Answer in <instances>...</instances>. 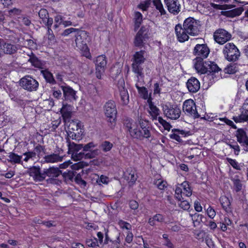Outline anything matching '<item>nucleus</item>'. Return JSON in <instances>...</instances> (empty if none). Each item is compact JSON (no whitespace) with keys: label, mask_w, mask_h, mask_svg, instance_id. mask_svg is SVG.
<instances>
[{"label":"nucleus","mask_w":248,"mask_h":248,"mask_svg":"<svg viewBox=\"0 0 248 248\" xmlns=\"http://www.w3.org/2000/svg\"><path fill=\"white\" fill-rule=\"evenodd\" d=\"M75 43L78 49L82 51L88 50L87 45V35L85 31H78L75 35Z\"/></svg>","instance_id":"9"},{"label":"nucleus","mask_w":248,"mask_h":248,"mask_svg":"<svg viewBox=\"0 0 248 248\" xmlns=\"http://www.w3.org/2000/svg\"><path fill=\"white\" fill-rule=\"evenodd\" d=\"M220 202L223 208L227 212L230 211L231 202L228 197L225 196H221L220 198Z\"/></svg>","instance_id":"30"},{"label":"nucleus","mask_w":248,"mask_h":248,"mask_svg":"<svg viewBox=\"0 0 248 248\" xmlns=\"http://www.w3.org/2000/svg\"><path fill=\"white\" fill-rule=\"evenodd\" d=\"M76 175V172L73 171H68V172H64L62 176L66 183H70L72 182L74 177Z\"/></svg>","instance_id":"37"},{"label":"nucleus","mask_w":248,"mask_h":248,"mask_svg":"<svg viewBox=\"0 0 248 248\" xmlns=\"http://www.w3.org/2000/svg\"><path fill=\"white\" fill-rule=\"evenodd\" d=\"M147 37V32L143 28H141L137 33L134 40V45L136 46H143V41Z\"/></svg>","instance_id":"21"},{"label":"nucleus","mask_w":248,"mask_h":248,"mask_svg":"<svg viewBox=\"0 0 248 248\" xmlns=\"http://www.w3.org/2000/svg\"><path fill=\"white\" fill-rule=\"evenodd\" d=\"M0 51L1 52V49H2L3 52L6 54H14L17 50L16 46L10 43H4L2 45L0 44Z\"/></svg>","instance_id":"26"},{"label":"nucleus","mask_w":248,"mask_h":248,"mask_svg":"<svg viewBox=\"0 0 248 248\" xmlns=\"http://www.w3.org/2000/svg\"><path fill=\"white\" fill-rule=\"evenodd\" d=\"M227 160L229 164L234 169L236 170H240V167L238 165V162L234 159L227 158Z\"/></svg>","instance_id":"55"},{"label":"nucleus","mask_w":248,"mask_h":248,"mask_svg":"<svg viewBox=\"0 0 248 248\" xmlns=\"http://www.w3.org/2000/svg\"><path fill=\"white\" fill-rule=\"evenodd\" d=\"M137 82L135 86L136 88H137L138 92L139 93H141L144 96L147 94V91L145 87L144 86H141V85H143V84L141 81H140V80H138V79H137Z\"/></svg>","instance_id":"41"},{"label":"nucleus","mask_w":248,"mask_h":248,"mask_svg":"<svg viewBox=\"0 0 248 248\" xmlns=\"http://www.w3.org/2000/svg\"><path fill=\"white\" fill-rule=\"evenodd\" d=\"M158 122L164 127V129L167 130H170L171 127L170 124L164 120L162 117H158Z\"/></svg>","instance_id":"47"},{"label":"nucleus","mask_w":248,"mask_h":248,"mask_svg":"<svg viewBox=\"0 0 248 248\" xmlns=\"http://www.w3.org/2000/svg\"><path fill=\"white\" fill-rule=\"evenodd\" d=\"M24 155L26 156V157L24 159V160L26 162H27L30 158L35 157L36 155V153L34 152H29L25 153Z\"/></svg>","instance_id":"60"},{"label":"nucleus","mask_w":248,"mask_h":248,"mask_svg":"<svg viewBox=\"0 0 248 248\" xmlns=\"http://www.w3.org/2000/svg\"><path fill=\"white\" fill-rule=\"evenodd\" d=\"M129 206L132 210H134V212H136V210L139 207V203L135 200H130L129 202Z\"/></svg>","instance_id":"56"},{"label":"nucleus","mask_w":248,"mask_h":248,"mask_svg":"<svg viewBox=\"0 0 248 248\" xmlns=\"http://www.w3.org/2000/svg\"><path fill=\"white\" fill-rule=\"evenodd\" d=\"M155 185L161 190L164 189V188L167 187V182L161 180H157L155 183Z\"/></svg>","instance_id":"53"},{"label":"nucleus","mask_w":248,"mask_h":248,"mask_svg":"<svg viewBox=\"0 0 248 248\" xmlns=\"http://www.w3.org/2000/svg\"><path fill=\"white\" fill-rule=\"evenodd\" d=\"M183 25L190 36H196L200 33L201 26L200 21L193 17H189L186 19Z\"/></svg>","instance_id":"6"},{"label":"nucleus","mask_w":248,"mask_h":248,"mask_svg":"<svg viewBox=\"0 0 248 248\" xmlns=\"http://www.w3.org/2000/svg\"><path fill=\"white\" fill-rule=\"evenodd\" d=\"M107 61L105 55H102L98 56L95 61L96 70L104 72L106 67Z\"/></svg>","instance_id":"25"},{"label":"nucleus","mask_w":248,"mask_h":248,"mask_svg":"<svg viewBox=\"0 0 248 248\" xmlns=\"http://www.w3.org/2000/svg\"><path fill=\"white\" fill-rule=\"evenodd\" d=\"M227 144L230 146V147L232 149H233L234 150V154L236 155H238L240 152V148L239 145L236 142H235L234 144L232 143H228Z\"/></svg>","instance_id":"54"},{"label":"nucleus","mask_w":248,"mask_h":248,"mask_svg":"<svg viewBox=\"0 0 248 248\" xmlns=\"http://www.w3.org/2000/svg\"><path fill=\"white\" fill-rule=\"evenodd\" d=\"M163 110L164 115L170 119L176 120L180 116L181 110L176 106L165 105L163 106Z\"/></svg>","instance_id":"10"},{"label":"nucleus","mask_w":248,"mask_h":248,"mask_svg":"<svg viewBox=\"0 0 248 248\" xmlns=\"http://www.w3.org/2000/svg\"><path fill=\"white\" fill-rule=\"evenodd\" d=\"M238 70V67L236 63H230L225 68L224 71L225 73L232 74L236 73Z\"/></svg>","instance_id":"34"},{"label":"nucleus","mask_w":248,"mask_h":248,"mask_svg":"<svg viewBox=\"0 0 248 248\" xmlns=\"http://www.w3.org/2000/svg\"><path fill=\"white\" fill-rule=\"evenodd\" d=\"M133 238V234L131 232H127V235L125 237V241L127 243H131L132 242Z\"/></svg>","instance_id":"63"},{"label":"nucleus","mask_w":248,"mask_h":248,"mask_svg":"<svg viewBox=\"0 0 248 248\" xmlns=\"http://www.w3.org/2000/svg\"><path fill=\"white\" fill-rule=\"evenodd\" d=\"M20 86L28 92L36 91L38 88V82L30 76L21 78L19 82Z\"/></svg>","instance_id":"8"},{"label":"nucleus","mask_w":248,"mask_h":248,"mask_svg":"<svg viewBox=\"0 0 248 248\" xmlns=\"http://www.w3.org/2000/svg\"><path fill=\"white\" fill-rule=\"evenodd\" d=\"M63 17L61 15H57L54 18V29H57L60 25L63 24Z\"/></svg>","instance_id":"45"},{"label":"nucleus","mask_w":248,"mask_h":248,"mask_svg":"<svg viewBox=\"0 0 248 248\" xmlns=\"http://www.w3.org/2000/svg\"><path fill=\"white\" fill-rule=\"evenodd\" d=\"M210 52V50L206 44H197L194 48L193 54L197 57L206 58Z\"/></svg>","instance_id":"15"},{"label":"nucleus","mask_w":248,"mask_h":248,"mask_svg":"<svg viewBox=\"0 0 248 248\" xmlns=\"http://www.w3.org/2000/svg\"><path fill=\"white\" fill-rule=\"evenodd\" d=\"M67 142L68 153L71 154L72 159L75 161H78L84 157L85 153L82 151L79 152V151L83 148L82 144L71 142L69 140H67Z\"/></svg>","instance_id":"7"},{"label":"nucleus","mask_w":248,"mask_h":248,"mask_svg":"<svg viewBox=\"0 0 248 248\" xmlns=\"http://www.w3.org/2000/svg\"><path fill=\"white\" fill-rule=\"evenodd\" d=\"M234 189L236 192L240 191L242 188V184L241 181L238 179L233 178L232 180Z\"/></svg>","instance_id":"44"},{"label":"nucleus","mask_w":248,"mask_h":248,"mask_svg":"<svg viewBox=\"0 0 248 248\" xmlns=\"http://www.w3.org/2000/svg\"><path fill=\"white\" fill-rule=\"evenodd\" d=\"M168 228L172 232H177L181 229V225L178 223L171 222L169 224Z\"/></svg>","instance_id":"51"},{"label":"nucleus","mask_w":248,"mask_h":248,"mask_svg":"<svg viewBox=\"0 0 248 248\" xmlns=\"http://www.w3.org/2000/svg\"><path fill=\"white\" fill-rule=\"evenodd\" d=\"M61 173V171L58 168L50 167L44 169L43 172L44 180L46 176L50 178L47 180L48 182L53 183L54 181L53 178L58 177Z\"/></svg>","instance_id":"17"},{"label":"nucleus","mask_w":248,"mask_h":248,"mask_svg":"<svg viewBox=\"0 0 248 248\" xmlns=\"http://www.w3.org/2000/svg\"><path fill=\"white\" fill-rule=\"evenodd\" d=\"M190 216L191 217L195 226L199 225L201 222H203V219H205L202 215L197 213L194 214H190Z\"/></svg>","instance_id":"31"},{"label":"nucleus","mask_w":248,"mask_h":248,"mask_svg":"<svg viewBox=\"0 0 248 248\" xmlns=\"http://www.w3.org/2000/svg\"><path fill=\"white\" fill-rule=\"evenodd\" d=\"M86 243L88 247L95 248L99 246L97 240L95 238H94L93 239H87Z\"/></svg>","instance_id":"49"},{"label":"nucleus","mask_w":248,"mask_h":248,"mask_svg":"<svg viewBox=\"0 0 248 248\" xmlns=\"http://www.w3.org/2000/svg\"><path fill=\"white\" fill-rule=\"evenodd\" d=\"M63 156L60 155V154L52 153L49 155H46L43 157L44 163H55L62 161Z\"/></svg>","instance_id":"24"},{"label":"nucleus","mask_w":248,"mask_h":248,"mask_svg":"<svg viewBox=\"0 0 248 248\" xmlns=\"http://www.w3.org/2000/svg\"><path fill=\"white\" fill-rule=\"evenodd\" d=\"M80 126L81 125L79 123L73 122L70 124L68 128L69 129L72 130V131L78 132V131L79 130L80 132H81Z\"/></svg>","instance_id":"46"},{"label":"nucleus","mask_w":248,"mask_h":248,"mask_svg":"<svg viewBox=\"0 0 248 248\" xmlns=\"http://www.w3.org/2000/svg\"><path fill=\"white\" fill-rule=\"evenodd\" d=\"M222 52L225 58L229 62H236L240 57V52L232 43H228L224 46Z\"/></svg>","instance_id":"5"},{"label":"nucleus","mask_w":248,"mask_h":248,"mask_svg":"<svg viewBox=\"0 0 248 248\" xmlns=\"http://www.w3.org/2000/svg\"><path fill=\"white\" fill-rule=\"evenodd\" d=\"M117 87L120 93L121 101L124 105L129 103V94L127 89L125 88V82L123 78L119 79L117 83Z\"/></svg>","instance_id":"13"},{"label":"nucleus","mask_w":248,"mask_h":248,"mask_svg":"<svg viewBox=\"0 0 248 248\" xmlns=\"http://www.w3.org/2000/svg\"><path fill=\"white\" fill-rule=\"evenodd\" d=\"M194 68L201 74L218 72L220 69L217 64L211 61H203V58L196 57L193 60Z\"/></svg>","instance_id":"2"},{"label":"nucleus","mask_w":248,"mask_h":248,"mask_svg":"<svg viewBox=\"0 0 248 248\" xmlns=\"http://www.w3.org/2000/svg\"><path fill=\"white\" fill-rule=\"evenodd\" d=\"M154 218L155 221L162 222L164 221V217L161 214H156L154 217Z\"/></svg>","instance_id":"64"},{"label":"nucleus","mask_w":248,"mask_h":248,"mask_svg":"<svg viewBox=\"0 0 248 248\" xmlns=\"http://www.w3.org/2000/svg\"><path fill=\"white\" fill-rule=\"evenodd\" d=\"M145 52L144 50H140L135 52L133 55L132 70L137 75L136 78L138 80H140V77L143 78L144 76L142 65L146 60L144 56Z\"/></svg>","instance_id":"3"},{"label":"nucleus","mask_w":248,"mask_h":248,"mask_svg":"<svg viewBox=\"0 0 248 248\" xmlns=\"http://www.w3.org/2000/svg\"><path fill=\"white\" fill-rule=\"evenodd\" d=\"M186 87L189 92L195 93L199 90L200 88V83L196 78L191 77L188 79L186 82Z\"/></svg>","instance_id":"20"},{"label":"nucleus","mask_w":248,"mask_h":248,"mask_svg":"<svg viewBox=\"0 0 248 248\" xmlns=\"http://www.w3.org/2000/svg\"><path fill=\"white\" fill-rule=\"evenodd\" d=\"M104 113L107 117L108 122L110 123L109 126L113 128L116 124V118L117 113L116 104L114 101L109 100L106 103L104 107Z\"/></svg>","instance_id":"4"},{"label":"nucleus","mask_w":248,"mask_h":248,"mask_svg":"<svg viewBox=\"0 0 248 248\" xmlns=\"http://www.w3.org/2000/svg\"><path fill=\"white\" fill-rule=\"evenodd\" d=\"M149 114L152 117L153 120H156L159 115V109L155 106L152 102L149 104V109L148 110Z\"/></svg>","instance_id":"29"},{"label":"nucleus","mask_w":248,"mask_h":248,"mask_svg":"<svg viewBox=\"0 0 248 248\" xmlns=\"http://www.w3.org/2000/svg\"><path fill=\"white\" fill-rule=\"evenodd\" d=\"M206 212L209 217L211 218H213L216 215V212L215 210L211 207L208 208Z\"/></svg>","instance_id":"62"},{"label":"nucleus","mask_w":248,"mask_h":248,"mask_svg":"<svg viewBox=\"0 0 248 248\" xmlns=\"http://www.w3.org/2000/svg\"><path fill=\"white\" fill-rule=\"evenodd\" d=\"M237 140L240 144L246 145L245 150L248 151V137L246 132L243 129H238L236 132Z\"/></svg>","instance_id":"23"},{"label":"nucleus","mask_w":248,"mask_h":248,"mask_svg":"<svg viewBox=\"0 0 248 248\" xmlns=\"http://www.w3.org/2000/svg\"><path fill=\"white\" fill-rule=\"evenodd\" d=\"M9 158L7 159L8 162H10L12 164H21L22 163V156L18 155L11 152L9 154Z\"/></svg>","instance_id":"28"},{"label":"nucleus","mask_w":248,"mask_h":248,"mask_svg":"<svg viewBox=\"0 0 248 248\" xmlns=\"http://www.w3.org/2000/svg\"><path fill=\"white\" fill-rule=\"evenodd\" d=\"M232 119L235 123H248V104H244L241 108V114L233 116Z\"/></svg>","instance_id":"19"},{"label":"nucleus","mask_w":248,"mask_h":248,"mask_svg":"<svg viewBox=\"0 0 248 248\" xmlns=\"http://www.w3.org/2000/svg\"><path fill=\"white\" fill-rule=\"evenodd\" d=\"M61 89L63 91V99L69 102L76 101L78 98L76 92L68 86H62Z\"/></svg>","instance_id":"14"},{"label":"nucleus","mask_w":248,"mask_h":248,"mask_svg":"<svg viewBox=\"0 0 248 248\" xmlns=\"http://www.w3.org/2000/svg\"><path fill=\"white\" fill-rule=\"evenodd\" d=\"M41 73L47 82L53 84L56 83L52 74L49 71L47 70H42Z\"/></svg>","instance_id":"32"},{"label":"nucleus","mask_w":248,"mask_h":248,"mask_svg":"<svg viewBox=\"0 0 248 248\" xmlns=\"http://www.w3.org/2000/svg\"><path fill=\"white\" fill-rule=\"evenodd\" d=\"M119 225L123 229L129 230L131 228V225L129 223L123 220H120L119 221Z\"/></svg>","instance_id":"59"},{"label":"nucleus","mask_w":248,"mask_h":248,"mask_svg":"<svg viewBox=\"0 0 248 248\" xmlns=\"http://www.w3.org/2000/svg\"><path fill=\"white\" fill-rule=\"evenodd\" d=\"M140 128L137 124L130 120H126L124 125L130 136L138 140H142L144 138L148 139L151 137V127L148 121L139 118Z\"/></svg>","instance_id":"1"},{"label":"nucleus","mask_w":248,"mask_h":248,"mask_svg":"<svg viewBox=\"0 0 248 248\" xmlns=\"http://www.w3.org/2000/svg\"><path fill=\"white\" fill-rule=\"evenodd\" d=\"M113 147V144L108 141H104L99 145L100 150L104 152H107L111 150Z\"/></svg>","instance_id":"35"},{"label":"nucleus","mask_w":248,"mask_h":248,"mask_svg":"<svg viewBox=\"0 0 248 248\" xmlns=\"http://www.w3.org/2000/svg\"><path fill=\"white\" fill-rule=\"evenodd\" d=\"M74 180L76 183L81 186L85 187L86 186L87 183L82 179L80 173L76 175Z\"/></svg>","instance_id":"43"},{"label":"nucleus","mask_w":248,"mask_h":248,"mask_svg":"<svg viewBox=\"0 0 248 248\" xmlns=\"http://www.w3.org/2000/svg\"><path fill=\"white\" fill-rule=\"evenodd\" d=\"M20 22L22 24L27 26H29L31 24V21L30 19V18L28 17H22L21 18Z\"/></svg>","instance_id":"61"},{"label":"nucleus","mask_w":248,"mask_h":248,"mask_svg":"<svg viewBox=\"0 0 248 248\" xmlns=\"http://www.w3.org/2000/svg\"><path fill=\"white\" fill-rule=\"evenodd\" d=\"M101 150L99 149H96L91 151L90 152L85 154L84 158H93L101 154Z\"/></svg>","instance_id":"39"},{"label":"nucleus","mask_w":248,"mask_h":248,"mask_svg":"<svg viewBox=\"0 0 248 248\" xmlns=\"http://www.w3.org/2000/svg\"><path fill=\"white\" fill-rule=\"evenodd\" d=\"M68 134L69 137L71 138L72 139L76 140L79 138V132L71 131L69 130Z\"/></svg>","instance_id":"58"},{"label":"nucleus","mask_w":248,"mask_h":248,"mask_svg":"<svg viewBox=\"0 0 248 248\" xmlns=\"http://www.w3.org/2000/svg\"><path fill=\"white\" fill-rule=\"evenodd\" d=\"M61 112L64 120L69 119L71 116L72 107L70 105L63 103L62 108L61 109Z\"/></svg>","instance_id":"27"},{"label":"nucleus","mask_w":248,"mask_h":248,"mask_svg":"<svg viewBox=\"0 0 248 248\" xmlns=\"http://www.w3.org/2000/svg\"><path fill=\"white\" fill-rule=\"evenodd\" d=\"M179 204V206L184 210H188L190 208L189 203L186 200L180 201Z\"/></svg>","instance_id":"57"},{"label":"nucleus","mask_w":248,"mask_h":248,"mask_svg":"<svg viewBox=\"0 0 248 248\" xmlns=\"http://www.w3.org/2000/svg\"><path fill=\"white\" fill-rule=\"evenodd\" d=\"M135 25L136 28H138L142 21V16L139 12H136L135 13Z\"/></svg>","instance_id":"42"},{"label":"nucleus","mask_w":248,"mask_h":248,"mask_svg":"<svg viewBox=\"0 0 248 248\" xmlns=\"http://www.w3.org/2000/svg\"><path fill=\"white\" fill-rule=\"evenodd\" d=\"M175 198L179 201L183 200L184 199L182 197L183 195V188L177 186L175 190Z\"/></svg>","instance_id":"50"},{"label":"nucleus","mask_w":248,"mask_h":248,"mask_svg":"<svg viewBox=\"0 0 248 248\" xmlns=\"http://www.w3.org/2000/svg\"><path fill=\"white\" fill-rule=\"evenodd\" d=\"M214 37L217 43L223 45L231 39L232 35L226 30L219 29L215 32Z\"/></svg>","instance_id":"12"},{"label":"nucleus","mask_w":248,"mask_h":248,"mask_svg":"<svg viewBox=\"0 0 248 248\" xmlns=\"http://www.w3.org/2000/svg\"><path fill=\"white\" fill-rule=\"evenodd\" d=\"M185 27L182 26L181 24H178L175 26V31L178 40L180 42H185L187 41L189 39V36H190L187 33V31L185 30Z\"/></svg>","instance_id":"16"},{"label":"nucleus","mask_w":248,"mask_h":248,"mask_svg":"<svg viewBox=\"0 0 248 248\" xmlns=\"http://www.w3.org/2000/svg\"><path fill=\"white\" fill-rule=\"evenodd\" d=\"M168 11L173 15H177L180 11V4L178 0H164Z\"/></svg>","instance_id":"18"},{"label":"nucleus","mask_w":248,"mask_h":248,"mask_svg":"<svg viewBox=\"0 0 248 248\" xmlns=\"http://www.w3.org/2000/svg\"><path fill=\"white\" fill-rule=\"evenodd\" d=\"M243 11L244 9L242 7L236 8L227 12L226 15L227 16L233 17L240 15Z\"/></svg>","instance_id":"33"},{"label":"nucleus","mask_w":248,"mask_h":248,"mask_svg":"<svg viewBox=\"0 0 248 248\" xmlns=\"http://www.w3.org/2000/svg\"><path fill=\"white\" fill-rule=\"evenodd\" d=\"M29 173L30 176L32 177L36 182H41L44 180L43 172H40L39 167L34 166L30 168Z\"/></svg>","instance_id":"22"},{"label":"nucleus","mask_w":248,"mask_h":248,"mask_svg":"<svg viewBox=\"0 0 248 248\" xmlns=\"http://www.w3.org/2000/svg\"><path fill=\"white\" fill-rule=\"evenodd\" d=\"M38 15L40 19H42V22L45 21L46 19L49 16L47 10L45 9H41L38 13Z\"/></svg>","instance_id":"48"},{"label":"nucleus","mask_w":248,"mask_h":248,"mask_svg":"<svg viewBox=\"0 0 248 248\" xmlns=\"http://www.w3.org/2000/svg\"><path fill=\"white\" fill-rule=\"evenodd\" d=\"M183 110L186 114L194 118H198L200 117L196 109V105L191 99L186 100L184 102Z\"/></svg>","instance_id":"11"},{"label":"nucleus","mask_w":248,"mask_h":248,"mask_svg":"<svg viewBox=\"0 0 248 248\" xmlns=\"http://www.w3.org/2000/svg\"><path fill=\"white\" fill-rule=\"evenodd\" d=\"M97 146V144H94L93 142H90L86 144H85L84 146H83V151L90 152L92 151V149L94 148Z\"/></svg>","instance_id":"52"},{"label":"nucleus","mask_w":248,"mask_h":248,"mask_svg":"<svg viewBox=\"0 0 248 248\" xmlns=\"http://www.w3.org/2000/svg\"><path fill=\"white\" fill-rule=\"evenodd\" d=\"M153 2L156 10L159 11L161 15L166 14V11L160 0H153Z\"/></svg>","instance_id":"38"},{"label":"nucleus","mask_w":248,"mask_h":248,"mask_svg":"<svg viewBox=\"0 0 248 248\" xmlns=\"http://www.w3.org/2000/svg\"><path fill=\"white\" fill-rule=\"evenodd\" d=\"M29 62L36 67H40L42 65L41 62L32 53H31V55L30 56Z\"/></svg>","instance_id":"40"},{"label":"nucleus","mask_w":248,"mask_h":248,"mask_svg":"<svg viewBox=\"0 0 248 248\" xmlns=\"http://www.w3.org/2000/svg\"><path fill=\"white\" fill-rule=\"evenodd\" d=\"M181 186L183 188V195L187 197H189L192 194V190L189 187V185L187 182H184Z\"/></svg>","instance_id":"36"}]
</instances>
